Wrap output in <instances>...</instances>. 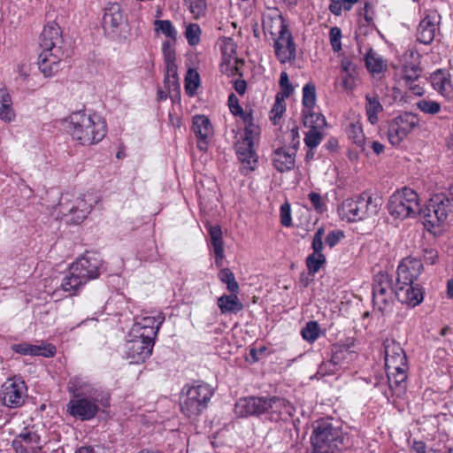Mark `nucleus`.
I'll use <instances>...</instances> for the list:
<instances>
[{
    "label": "nucleus",
    "mask_w": 453,
    "mask_h": 453,
    "mask_svg": "<svg viewBox=\"0 0 453 453\" xmlns=\"http://www.w3.org/2000/svg\"><path fill=\"white\" fill-rule=\"evenodd\" d=\"M62 36L60 27L55 21L44 26L40 35L39 69L45 77H51L60 69V62L64 57L61 48Z\"/></svg>",
    "instance_id": "1"
},
{
    "label": "nucleus",
    "mask_w": 453,
    "mask_h": 453,
    "mask_svg": "<svg viewBox=\"0 0 453 453\" xmlns=\"http://www.w3.org/2000/svg\"><path fill=\"white\" fill-rule=\"evenodd\" d=\"M68 132L79 143L88 146L104 138L107 126L99 115H88L80 111L69 116Z\"/></svg>",
    "instance_id": "2"
},
{
    "label": "nucleus",
    "mask_w": 453,
    "mask_h": 453,
    "mask_svg": "<svg viewBox=\"0 0 453 453\" xmlns=\"http://www.w3.org/2000/svg\"><path fill=\"white\" fill-rule=\"evenodd\" d=\"M380 204L368 193L345 199L339 214L349 222L360 221L377 215Z\"/></svg>",
    "instance_id": "3"
},
{
    "label": "nucleus",
    "mask_w": 453,
    "mask_h": 453,
    "mask_svg": "<svg viewBox=\"0 0 453 453\" xmlns=\"http://www.w3.org/2000/svg\"><path fill=\"white\" fill-rule=\"evenodd\" d=\"M213 392L208 384L186 386L180 397V410L188 418L199 416L208 406Z\"/></svg>",
    "instance_id": "4"
},
{
    "label": "nucleus",
    "mask_w": 453,
    "mask_h": 453,
    "mask_svg": "<svg viewBox=\"0 0 453 453\" xmlns=\"http://www.w3.org/2000/svg\"><path fill=\"white\" fill-rule=\"evenodd\" d=\"M388 209L395 219L414 218L421 213L418 194L409 188L395 192L389 198Z\"/></svg>",
    "instance_id": "5"
},
{
    "label": "nucleus",
    "mask_w": 453,
    "mask_h": 453,
    "mask_svg": "<svg viewBox=\"0 0 453 453\" xmlns=\"http://www.w3.org/2000/svg\"><path fill=\"white\" fill-rule=\"evenodd\" d=\"M311 443L313 453H336L343 443L342 433L332 423L321 421L314 427Z\"/></svg>",
    "instance_id": "6"
},
{
    "label": "nucleus",
    "mask_w": 453,
    "mask_h": 453,
    "mask_svg": "<svg viewBox=\"0 0 453 453\" xmlns=\"http://www.w3.org/2000/svg\"><path fill=\"white\" fill-rule=\"evenodd\" d=\"M395 287L392 278L384 272L378 273L373 278L372 301L373 305L382 314L388 313L393 309Z\"/></svg>",
    "instance_id": "7"
},
{
    "label": "nucleus",
    "mask_w": 453,
    "mask_h": 453,
    "mask_svg": "<svg viewBox=\"0 0 453 453\" xmlns=\"http://www.w3.org/2000/svg\"><path fill=\"white\" fill-rule=\"evenodd\" d=\"M99 397L104 401L96 402L88 396L72 398L66 405V411L71 416L80 420H90L96 416L101 408L110 405L109 394L100 395Z\"/></svg>",
    "instance_id": "8"
},
{
    "label": "nucleus",
    "mask_w": 453,
    "mask_h": 453,
    "mask_svg": "<svg viewBox=\"0 0 453 453\" xmlns=\"http://www.w3.org/2000/svg\"><path fill=\"white\" fill-rule=\"evenodd\" d=\"M419 119L416 114L403 112L388 122V138L389 142L399 145L408 134L418 126Z\"/></svg>",
    "instance_id": "9"
},
{
    "label": "nucleus",
    "mask_w": 453,
    "mask_h": 453,
    "mask_svg": "<svg viewBox=\"0 0 453 453\" xmlns=\"http://www.w3.org/2000/svg\"><path fill=\"white\" fill-rule=\"evenodd\" d=\"M153 331L149 335L140 333L134 339L125 344V357L131 364L143 363L152 353L154 341Z\"/></svg>",
    "instance_id": "10"
},
{
    "label": "nucleus",
    "mask_w": 453,
    "mask_h": 453,
    "mask_svg": "<svg viewBox=\"0 0 453 453\" xmlns=\"http://www.w3.org/2000/svg\"><path fill=\"white\" fill-rule=\"evenodd\" d=\"M58 207L59 213L64 217H70L67 221L73 224L81 223L91 211V205L84 197L71 199L68 194L61 196Z\"/></svg>",
    "instance_id": "11"
},
{
    "label": "nucleus",
    "mask_w": 453,
    "mask_h": 453,
    "mask_svg": "<svg viewBox=\"0 0 453 453\" xmlns=\"http://www.w3.org/2000/svg\"><path fill=\"white\" fill-rule=\"evenodd\" d=\"M257 135V127L250 123L244 128V134L241 141L235 144L236 155L242 164L249 165V170H254L257 162V156L254 150L253 144Z\"/></svg>",
    "instance_id": "12"
},
{
    "label": "nucleus",
    "mask_w": 453,
    "mask_h": 453,
    "mask_svg": "<svg viewBox=\"0 0 453 453\" xmlns=\"http://www.w3.org/2000/svg\"><path fill=\"white\" fill-rule=\"evenodd\" d=\"M450 211L449 198L445 194H437L429 200L423 214L426 223L435 226L444 223Z\"/></svg>",
    "instance_id": "13"
},
{
    "label": "nucleus",
    "mask_w": 453,
    "mask_h": 453,
    "mask_svg": "<svg viewBox=\"0 0 453 453\" xmlns=\"http://www.w3.org/2000/svg\"><path fill=\"white\" fill-rule=\"evenodd\" d=\"M101 265L102 260L96 254L86 253L73 263L70 268L78 273L85 282H88L90 280L96 279L99 276Z\"/></svg>",
    "instance_id": "14"
},
{
    "label": "nucleus",
    "mask_w": 453,
    "mask_h": 453,
    "mask_svg": "<svg viewBox=\"0 0 453 453\" xmlns=\"http://www.w3.org/2000/svg\"><path fill=\"white\" fill-rule=\"evenodd\" d=\"M273 48L275 56L281 64L296 60V47L289 29L281 31L280 35L274 38Z\"/></svg>",
    "instance_id": "15"
},
{
    "label": "nucleus",
    "mask_w": 453,
    "mask_h": 453,
    "mask_svg": "<svg viewBox=\"0 0 453 453\" xmlns=\"http://www.w3.org/2000/svg\"><path fill=\"white\" fill-rule=\"evenodd\" d=\"M3 404L8 408H19L25 402L27 386L22 380H8L2 386Z\"/></svg>",
    "instance_id": "16"
},
{
    "label": "nucleus",
    "mask_w": 453,
    "mask_h": 453,
    "mask_svg": "<svg viewBox=\"0 0 453 453\" xmlns=\"http://www.w3.org/2000/svg\"><path fill=\"white\" fill-rule=\"evenodd\" d=\"M324 235L325 228L323 226L319 227L313 235L311 242L313 252L306 257V266L311 274L318 273L321 266L326 264V256L322 253Z\"/></svg>",
    "instance_id": "17"
},
{
    "label": "nucleus",
    "mask_w": 453,
    "mask_h": 453,
    "mask_svg": "<svg viewBox=\"0 0 453 453\" xmlns=\"http://www.w3.org/2000/svg\"><path fill=\"white\" fill-rule=\"evenodd\" d=\"M67 389L73 395V398L88 396L96 402H103V398L98 396L108 394L81 376L72 377L67 383Z\"/></svg>",
    "instance_id": "18"
},
{
    "label": "nucleus",
    "mask_w": 453,
    "mask_h": 453,
    "mask_svg": "<svg viewBox=\"0 0 453 453\" xmlns=\"http://www.w3.org/2000/svg\"><path fill=\"white\" fill-rule=\"evenodd\" d=\"M395 296L402 303L415 307L423 301L424 291L419 284L409 282L407 284H398L396 281L395 286Z\"/></svg>",
    "instance_id": "19"
},
{
    "label": "nucleus",
    "mask_w": 453,
    "mask_h": 453,
    "mask_svg": "<svg viewBox=\"0 0 453 453\" xmlns=\"http://www.w3.org/2000/svg\"><path fill=\"white\" fill-rule=\"evenodd\" d=\"M267 404L268 397H244L236 403L234 411L240 417L259 416L267 412Z\"/></svg>",
    "instance_id": "20"
},
{
    "label": "nucleus",
    "mask_w": 453,
    "mask_h": 453,
    "mask_svg": "<svg viewBox=\"0 0 453 453\" xmlns=\"http://www.w3.org/2000/svg\"><path fill=\"white\" fill-rule=\"evenodd\" d=\"M127 21L123 10L117 3L109 4L104 9L103 17V28L108 35L119 32Z\"/></svg>",
    "instance_id": "21"
},
{
    "label": "nucleus",
    "mask_w": 453,
    "mask_h": 453,
    "mask_svg": "<svg viewBox=\"0 0 453 453\" xmlns=\"http://www.w3.org/2000/svg\"><path fill=\"white\" fill-rule=\"evenodd\" d=\"M423 270L421 260L415 257H405L397 267L396 281L398 284L414 283Z\"/></svg>",
    "instance_id": "22"
},
{
    "label": "nucleus",
    "mask_w": 453,
    "mask_h": 453,
    "mask_svg": "<svg viewBox=\"0 0 453 453\" xmlns=\"http://www.w3.org/2000/svg\"><path fill=\"white\" fill-rule=\"evenodd\" d=\"M297 150L293 147L281 144L275 149L272 155L273 165L280 173L292 170L295 167Z\"/></svg>",
    "instance_id": "23"
},
{
    "label": "nucleus",
    "mask_w": 453,
    "mask_h": 453,
    "mask_svg": "<svg viewBox=\"0 0 453 453\" xmlns=\"http://www.w3.org/2000/svg\"><path fill=\"white\" fill-rule=\"evenodd\" d=\"M440 16L434 11H429L419 22L417 29V40L423 44H430L435 36L436 25Z\"/></svg>",
    "instance_id": "24"
},
{
    "label": "nucleus",
    "mask_w": 453,
    "mask_h": 453,
    "mask_svg": "<svg viewBox=\"0 0 453 453\" xmlns=\"http://www.w3.org/2000/svg\"><path fill=\"white\" fill-rule=\"evenodd\" d=\"M295 411V407L287 399L279 396L268 397L267 413L271 420L277 422L288 419L294 415Z\"/></svg>",
    "instance_id": "25"
},
{
    "label": "nucleus",
    "mask_w": 453,
    "mask_h": 453,
    "mask_svg": "<svg viewBox=\"0 0 453 453\" xmlns=\"http://www.w3.org/2000/svg\"><path fill=\"white\" fill-rule=\"evenodd\" d=\"M40 436L25 428L12 442V447L16 453H36L41 449L39 446Z\"/></svg>",
    "instance_id": "26"
},
{
    "label": "nucleus",
    "mask_w": 453,
    "mask_h": 453,
    "mask_svg": "<svg viewBox=\"0 0 453 453\" xmlns=\"http://www.w3.org/2000/svg\"><path fill=\"white\" fill-rule=\"evenodd\" d=\"M193 131L198 139L197 147L205 150L208 139L213 134V128L210 119L203 115H196L193 118Z\"/></svg>",
    "instance_id": "27"
},
{
    "label": "nucleus",
    "mask_w": 453,
    "mask_h": 453,
    "mask_svg": "<svg viewBox=\"0 0 453 453\" xmlns=\"http://www.w3.org/2000/svg\"><path fill=\"white\" fill-rule=\"evenodd\" d=\"M12 349L14 352L24 356H42L44 357H52L56 354L55 346L50 343L34 345L28 342H21L18 344H13L12 346Z\"/></svg>",
    "instance_id": "28"
},
{
    "label": "nucleus",
    "mask_w": 453,
    "mask_h": 453,
    "mask_svg": "<svg viewBox=\"0 0 453 453\" xmlns=\"http://www.w3.org/2000/svg\"><path fill=\"white\" fill-rule=\"evenodd\" d=\"M357 354L350 349V344H334L331 349V358L339 370L354 361Z\"/></svg>",
    "instance_id": "29"
},
{
    "label": "nucleus",
    "mask_w": 453,
    "mask_h": 453,
    "mask_svg": "<svg viewBox=\"0 0 453 453\" xmlns=\"http://www.w3.org/2000/svg\"><path fill=\"white\" fill-rule=\"evenodd\" d=\"M342 86L346 91H352L356 87V80L359 75L357 65L348 58L341 61Z\"/></svg>",
    "instance_id": "30"
},
{
    "label": "nucleus",
    "mask_w": 453,
    "mask_h": 453,
    "mask_svg": "<svg viewBox=\"0 0 453 453\" xmlns=\"http://www.w3.org/2000/svg\"><path fill=\"white\" fill-rule=\"evenodd\" d=\"M430 80L433 88L441 96L449 97L452 95L453 87L450 75L447 71L443 69L436 70L431 74Z\"/></svg>",
    "instance_id": "31"
},
{
    "label": "nucleus",
    "mask_w": 453,
    "mask_h": 453,
    "mask_svg": "<svg viewBox=\"0 0 453 453\" xmlns=\"http://www.w3.org/2000/svg\"><path fill=\"white\" fill-rule=\"evenodd\" d=\"M263 27L274 38L280 35L281 31L289 29L283 16L276 12L273 15H266L263 20Z\"/></svg>",
    "instance_id": "32"
},
{
    "label": "nucleus",
    "mask_w": 453,
    "mask_h": 453,
    "mask_svg": "<svg viewBox=\"0 0 453 453\" xmlns=\"http://www.w3.org/2000/svg\"><path fill=\"white\" fill-rule=\"evenodd\" d=\"M208 231L211 237V246L215 254V263L218 266H220L224 258V242L222 239L221 227L218 225L210 226Z\"/></svg>",
    "instance_id": "33"
},
{
    "label": "nucleus",
    "mask_w": 453,
    "mask_h": 453,
    "mask_svg": "<svg viewBox=\"0 0 453 453\" xmlns=\"http://www.w3.org/2000/svg\"><path fill=\"white\" fill-rule=\"evenodd\" d=\"M238 293H231L230 295H223L217 300V304L223 314L238 313L242 311L243 304L238 297Z\"/></svg>",
    "instance_id": "34"
},
{
    "label": "nucleus",
    "mask_w": 453,
    "mask_h": 453,
    "mask_svg": "<svg viewBox=\"0 0 453 453\" xmlns=\"http://www.w3.org/2000/svg\"><path fill=\"white\" fill-rule=\"evenodd\" d=\"M85 282L73 269L69 268V273L64 277L61 283V289L67 293V296H73L77 294L80 288L85 285Z\"/></svg>",
    "instance_id": "35"
},
{
    "label": "nucleus",
    "mask_w": 453,
    "mask_h": 453,
    "mask_svg": "<svg viewBox=\"0 0 453 453\" xmlns=\"http://www.w3.org/2000/svg\"><path fill=\"white\" fill-rule=\"evenodd\" d=\"M383 111L379 96L376 94L365 95V112L367 119L372 125L379 121L378 114Z\"/></svg>",
    "instance_id": "36"
},
{
    "label": "nucleus",
    "mask_w": 453,
    "mask_h": 453,
    "mask_svg": "<svg viewBox=\"0 0 453 453\" xmlns=\"http://www.w3.org/2000/svg\"><path fill=\"white\" fill-rule=\"evenodd\" d=\"M303 125L311 129L323 130L326 127V120L323 114L315 112L314 110L303 111Z\"/></svg>",
    "instance_id": "37"
},
{
    "label": "nucleus",
    "mask_w": 453,
    "mask_h": 453,
    "mask_svg": "<svg viewBox=\"0 0 453 453\" xmlns=\"http://www.w3.org/2000/svg\"><path fill=\"white\" fill-rule=\"evenodd\" d=\"M421 68L417 65H404L403 66V77L405 80L410 88L414 91L415 94L421 95L422 88L419 86H411V83L418 81L421 75Z\"/></svg>",
    "instance_id": "38"
},
{
    "label": "nucleus",
    "mask_w": 453,
    "mask_h": 453,
    "mask_svg": "<svg viewBox=\"0 0 453 453\" xmlns=\"http://www.w3.org/2000/svg\"><path fill=\"white\" fill-rule=\"evenodd\" d=\"M346 133L349 139L361 150H365V137L362 129V126L358 123H349L346 128Z\"/></svg>",
    "instance_id": "39"
},
{
    "label": "nucleus",
    "mask_w": 453,
    "mask_h": 453,
    "mask_svg": "<svg viewBox=\"0 0 453 453\" xmlns=\"http://www.w3.org/2000/svg\"><path fill=\"white\" fill-rule=\"evenodd\" d=\"M13 118L11 96L5 88H0V119L10 122Z\"/></svg>",
    "instance_id": "40"
},
{
    "label": "nucleus",
    "mask_w": 453,
    "mask_h": 453,
    "mask_svg": "<svg viewBox=\"0 0 453 453\" xmlns=\"http://www.w3.org/2000/svg\"><path fill=\"white\" fill-rule=\"evenodd\" d=\"M317 101L316 86L313 82L305 84L303 88V111H309L314 109Z\"/></svg>",
    "instance_id": "41"
},
{
    "label": "nucleus",
    "mask_w": 453,
    "mask_h": 453,
    "mask_svg": "<svg viewBox=\"0 0 453 453\" xmlns=\"http://www.w3.org/2000/svg\"><path fill=\"white\" fill-rule=\"evenodd\" d=\"M365 60L367 69L372 73H380L385 69L382 58L372 49L365 54Z\"/></svg>",
    "instance_id": "42"
},
{
    "label": "nucleus",
    "mask_w": 453,
    "mask_h": 453,
    "mask_svg": "<svg viewBox=\"0 0 453 453\" xmlns=\"http://www.w3.org/2000/svg\"><path fill=\"white\" fill-rule=\"evenodd\" d=\"M218 277L222 283L226 285V288L230 293H239V284L235 280L234 274L229 268L221 269Z\"/></svg>",
    "instance_id": "43"
},
{
    "label": "nucleus",
    "mask_w": 453,
    "mask_h": 453,
    "mask_svg": "<svg viewBox=\"0 0 453 453\" xmlns=\"http://www.w3.org/2000/svg\"><path fill=\"white\" fill-rule=\"evenodd\" d=\"M154 29L157 33L161 32L170 40L176 42L177 30L173 27L172 21L168 19H156L154 21Z\"/></svg>",
    "instance_id": "44"
},
{
    "label": "nucleus",
    "mask_w": 453,
    "mask_h": 453,
    "mask_svg": "<svg viewBox=\"0 0 453 453\" xmlns=\"http://www.w3.org/2000/svg\"><path fill=\"white\" fill-rule=\"evenodd\" d=\"M166 68V74L165 77V86L170 90L171 88H177L179 87V79L177 73V65L175 61L165 62Z\"/></svg>",
    "instance_id": "45"
},
{
    "label": "nucleus",
    "mask_w": 453,
    "mask_h": 453,
    "mask_svg": "<svg viewBox=\"0 0 453 453\" xmlns=\"http://www.w3.org/2000/svg\"><path fill=\"white\" fill-rule=\"evenodd\" d=\"M385 358H405L406 354L401 345L394 340L387 339L384 342Z\"/></svg>",
    "instance_id": "46"
},
{
    "label": "nucleus",
    "mask_w": 453,
    "mask_h": 453,
    "mask_svg": "<svg viewBox=\"0 0 453 453\" xmlns=\"http://www.w3.org/2000/svg\"><path fill=\"white\" fill-rule=\"evenodd\" d=\"M285 98L286 97L280 96V94L276 95L275 102L270 111V119L274 126L279 125L280 120L286 111V104L284 102Z\"/></svg>",
    "instance_id": "47"
},
{
    "label": "nucleus",
    "mask_w": 453,
    "mask_h": 453,
    "mask_svg": "<svg viewBox=\"0 0 453 453\" xmlns=\"http://www.w3.org/2000/svg\"><path fill=\"white\" fill-rule=\"evenodd\" d=\"M228 106L230 109V111L235 115L240 116L242 120L246 123V126L250 123H252V116L251 114H247L243 111V109L239 104V100L237 96L234 94H230L228 96Z\"/></svg>",
    "instance_id": "48"
},
{
    "label": "nucleus",
    "mask_w": 453,
    "mask_h": 453,
    "mask_svg": "<svg viewBox=\"0 0 453 453\" xmlns=\"http://www.w3.org/2000/svg\"><path fill=\"white\" fill-rule=\"evenodd\" d=\"M194 19L204 17L207 12L206 0H183Z\"/></svg>",
    "instance_id": "49"
},
{
    "label": "nucleus",
    "mask_w": 453,
    "mask_h": 453,
    "mask_svg": "<svg viewBox=\"0 0 453 453\" xmlns=\"http://www.w3.org/2000/svg\"><path fill=\"white\" fill-rule=\"evenodd\" d=\"M200 84V77L196 71L189 69L185 77V91L187 95L192 96Z\"/></svg>",
    "instance_id": "50"
},
{
    "label": "nucleus",
    "mask_w": 453,
    "mask_h": 453,
    "mask_svg": "<svg viewBox=\"0 0 453 453\" xmlns=\"http://www.w3.org/2000/svg\"><path fill=\"white\" fill-rule=\"evenodd\" d=\"M155 323H156V319L155 318H151V317H146V318H143L142 319L141 322H139L136 326H137V332L140 334V330H142V333H145V335H149L150 334V331H153V340L155 339L157 332H158V329H159V326L162 323V321L158 322L157 324V326H155Z\"/></svg>",
    "instance_id": "51"
},
{
    "label": "nucleus",
    "mask_w": 453,
    "mask_h": 453,
    "mask_svg": "<svg viewBox=\"0 0 453 453\" xmlns=\"http://www.w3.org/2000/svg\"><path fill=\"white\" fill-rule=\"evenodd\" d=\"M407 370L408 369L400 370V371L396 370V371L386 372L388 380L389 387L391 388H394V387L404 388L403 384L407 379Z\"/></svg>",
    "instance_id": "52"
},
{
    "label": "nucleus",
    "mask_w": 453,
    "mask_h": 453,
    "mask_svg": "<svg viewBox=\"0 0 453 453\" xmlns=\"http://www.w3.org/2000/svg\"><path fill=\"white\" fill-rule=\"evenodd\" d=\"M282 144H287V146L298 150L300 144V134L299 127L296 125H293L292 127L283 134Z\"/></svg>",
    "instance_id": "53"
},
{
    "label": "nucleus",
    "mask_w": 453,
    "mask_h": 453,
    "mask_svg": "<svg viewBox=\"0 0 453 453\" xmlns=\"http://www.w3.org/2000/svg\"><path fill=\"white\" fill-rule=\"evenodd\" d=\"M302 337L312 343L319 336V326L317 321H309L301 331Z\"/></svg>",
    "instance_id": "54"
},
{
    "label": "nucleus",
    "mask_w": 453,
    "mask_h": 453,
    "mask_svg": "<svg viewBox=\"0 0 453 453\" xmlns=\"http://www.w3.org/2000/svg\"><path fill=\"white\" fill-rule=\"evenodd\" d=\"M201 35V28L198 24L191 23L187 26L185 37L189 45L195 46L199 43Z\"/></svg>",
    "instance_id": "55"
},
{
    "label": "nucleus",
    "mask_w": 453,
    "mask_h": 453,
    "mask_svg": "<svg viewBox=\"0 0 453 453\" xmlns=\"http://www.w3.org/2000/svg\"><path fill=\"white\" fill-rule=\"evenodd\" d=\"M323 137L322 130L310 128L305 134L304 143L308 148L314 149L321 142Z\"/></svg>",
    "instance_id": "56"
},
{
    "label": "nucleus",
    "mask_w": 453,
    "mask_h": 453,
    "mask_svg": "<svg viewBox=\"0 0 453 453\" xmlns=\"http://www.w3.org/2000/svg\"><path fill=\"white\" fill-rule=\"evenodd\" d=\"M417 107L424 113L427 114H436L441 110V105L439 103L435 101H430V100H420L417 103Z\"/></svg>",
    "instance_id": "57"
},
{
    "label": "nucleus",
    "mask_w": 453,
    "mask_h": 453,
    "mask_svg": "<svg viewBox=\"0 0 453 453\" xmlns=\"http://www.w3.org/2000/svg\"><path fill=\"white\" fill-rule=\"evenodd\" d=\"M386 372L408 369L407 357L405 358H385Z\"/></svg>",
    "instance_id": "58"
},
{
    "label": "nucleus",
    "mask_w": 453,
    "mask_h": 453,
    "mask_svg": "<svg viewBox=\"0 0 453 453\" xmlns=\"http://www.w3.org/2000/svg\"><path fill=\"white\" fill-rule=\"evenodd\" d=\"M280 87L281 91L279 93L280 96L288 97L294 91V88L291 85L288 75L286 72H282L280 77Z\"/></svg>",
    "instance_id": "59"
},
{
    "label": "nucleus",
    "mask_w": 453,
    "mask_h": 453,
    "mask_svg": "<svg viewBox=\"0 0 453 453\" xmlns=\"http://www.w3.org/2000/svg\"><path fill=\"white\" fill-rule=\"evenodd\" d=\"M339 369L330 357L327 361L322 362L318 369V374L321 377H324L326 375H331L334 374L336 372H338Z\"/></svg>",
    "instance_id": "60"
},
{
    "label": "nucleus",
    "mask_w": 453,
    "mask_h": 453,
    "mask_svg": "<svg viewBox=\"0 0 453 453\" xmlns=\"http://www.w3.org/2000/svg\"><path fill=\"white\" fill-rule=\"evenodd\" d=\"M330 42L334 51L338 52L342 50V31L337 27H333L329 32Z\"/></svg>",
    "instance_id": "61"
},
{
    "label": "nucleus",
    "mask_w": 453,
    "mask_h": 453,
    "mask_svg": "<svg viewBox=\"0 0 453 453\" xmlns=\"http://www.w3.org/2000/svg\"><path fill=\"white\" fill-rule=\"evenodd\" d=\"M174 43L173 40H167L163 42L162 51L165 62L175 61V49Z\"/></svg>",
    "instance_id": "62"
},
{
    "label": "nucleus",
    "mask_w": 453,
    "mask_h": 453,
    "mask_svg": "<svg viewBox=\"0 0 453 453\" xmlns=\"http://www.w3.org/2000/svg\"><path fill=\"white\" fill-rule=\"evenodd\" d=\"M344 232L342 231V230H339V229H336V230H333L331 232H329L327 234V235L326 236V244L330 247V248H333L334 247L336 244H338V242L342 240L344 238Z\"/></svg>",
    "instance_id": "63"
},
{
    "label": "nucleus",
    "mask_w": 453,
    "mask_h": 453,
    "mask_svg": "<svg viewBox=\"0 0 453 453\" xmlns=\"http://www.w3.org/2000/svg\"><path fill=\"white\" fill-rule=\"evenodd\" d=\"M308 197L316 211L322 212L325 210L326 205L319 193L311 192Z\"/></svg>",
    "instance_id": "64"
}]
</instances>
